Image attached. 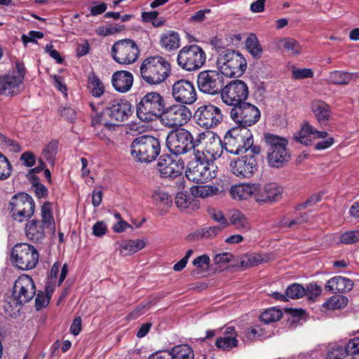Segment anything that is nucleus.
<instances>
[{"mask_svg": "<svg viewBox=\"0 0 359 359\" xmlns=\"http://www.w3.org/2000/svg\"><path fill=\"white\" fill-rule=\"evenodd\" d=\"M158 165L161 174L165 177L174 178L182 174L184 168V163L182 159L172 160L170 158H159Z\"/></svg>", "mask_w": 359, "mask_h": 359, "instance_id": "nucleus-24", "label": "nucleus"}, {"mask_svg": "<svg viewBox=\"0 0 359 359\" xmlns=\"http://www.w3.org/2000/svg\"><path fill=\"white\" fill-rule=\"evenodd\" d=\"M111 84L116 91L127 93L133 84V75L128 71H116L112 74Z\"/></svg>", "mask_w": 359, "mask_h": 359, "instance_id": "nucleus-25", "label": "nucleus"}, {"mask_svg": "<svg viewBox=\"0 0 359 359\" xmlns=\"http://www.w3.org/2000/svg\"><path fill=\"white\" fill-rule=\"evenodd\" d=\"M238 341L235 336H224L217 339L215 345L217 348L229 351L238 346Z\"/></svg>", "mask_w": 359, "mask_h": 359, "instance_id": "nucleus-44", "label": "nucleus"}, {"mask_svg": "<svg viewBox=\"0 0 359 359\" xmlns=\"http://www.w3.org/2000/svg\"><path fill=\"white\" fill-rule=\"evenodd\" d=\"M279 49H285L290 55H297L302 52V46L295 39L292 38L279 39L276 41Z\"/></svg>", "mask_w": 359, "mask_h": 359, "instance_id": "nucleus-35", "label": "nucleus"}, {"mask_svg": "<svg viewBox=\"0 0 359 359\" xmlns=\"http://www.w3.org/2000/svg\"><path fill=\"white\" fill-rule=\"evenodd\" d=\"M263 257L259 254L251 253L244 255L241 258V264L245 268L258 265L264 262Z\"/></svg>", "mask_w": 359, "mask_h": 359, "instance_id": "nucleus-47", "label": "nucleus"}, {"mask_svg": "<svg viewBox=\"0 0 359 359\" xmlns=\"http://www.w3.org/2000/svg\"><path fill=\"white\" fill-rule=\"evenodd\" d=\"M88 88L94 97H99L104 92V83L94 73L88 76Z\"/></svg>", "mask_w": 359, "mask_h": 359, "instance_id": "nucleus-40", "label": "nucleus"}, {"mask_svg": "<svg viewBox=\"0 0 359 359\" xmlns=\"http://www.w3.org/2000/svg\"><path fill=\"white\" fill-rule=\"evenodd\" d=\"M4 81H6V95H16L22 90L23 82L22 76H16V74L13 72L4 75Z\"/></svg>", "mask_w": 359, "mask_h": 359, "instance_id": "nucleus-32", "label": "nucleus"}, {"mask_svg": "<svg viewBox=\"0 0 359 359\" xmlns=\"http://www.w3.org/2000/svg\"><path fill=\"white\" fill-rule=\"evenodd\" d=\"M325 290L332 293H343L351 290L353 282L346 277L337 276L330 279L325 284Z\"/></svg>", "mask_w": 359, "mask_h": 359, "instance_id": "nucleus-26", "label": "nucleus"}, {"mask_svg": "<svg viewBox=\"0 0 359 359\" xmlns=\"http://www.w3.org/2000/svg\"><path fill=\"white\" fill-rule=\"evenodd\" d=\"M314 75L313 72L309 68H292V77L295 80H301L308 78H312Z\"/></svg>", "mask_w": 359, "mask_h": 359, "instance_id": "nucleus-52", "label": "nucleus"}, {"mask_svg": "<svg viewBox=\"0 0 359 359\" xmlns=\"http://www.w3.org/2000/svg\"><path fill=\"white\" fill-rule=\"evenodd\" d=\"M233 121L239 125V128H246L255 124L260 118V111L255 105L245 102L233 107L230 111Z\"/></svg>", "mask_w": 359, "mask_h": 359, "instance_id": "nucleus-16", "label": "nucleus"}, {"mask_svg": "<svg viewBox=\"0 0 359 359\" xmlns=\"http://www.w3.org/2000/svg\"><path fill=\"white\" fill-rule=\"evenodd\" d=\"M231 172L240 178H250L257 170L256 159L252 155H245L230 163Z\"/></svg>", "mask_w": 359, "mask_h": 359, "instance_id": "nucleus-21", "label": "nucleus"}, {"mask_svg": "<svg viewBox=\"0 0 359 359\" xmlns=\"http://www.w3.org/2000/svg\"><path fill=\"white\" fill-rule=\"evenodd\" d=\"M205 61V51L196 44L187 45L177 53V63L181 69L187 72H194L201 69Z\"/></svg>", "mask_w": 359, "mask_h": 359, "instance_id": "nucleus-9", "label": "nucleus"}, {"mask_svg": "<svg viewBox=\"0 0 359 359\" xmlns=\"http://www.w3.org/2000/svg\"><path fill=\"white\" fill-rule=\"evenodd\" d=\"M9 210L11 217L15 221L22 222L34 215V201L27 194L20 193L12 197L9 203Z\"/></svg>", "mask_w": 359, "mask_h": 359, "instance_id": "nucleus-11", "label": "nucleus"}, {"mask_svg": "<svg viewBox=\"0 0 359 359\" xmlns=\"http://www.w3.org/2000/svg\"><path fill=\"white\" fill-rule=\"evenodd\" d=\"M193 144V135L184 128L172 130L167 135L166 146L175 155L184 154L190 151L194 148Z\"/></svg>", "mask_w": 359, "mask_h": 359, "instance_id": "nucleus-13", "label": "nucleus"}, {"mask_svg": "<svg viewBox=\"0 0 359 359\" xmlns=\"http://www.w3.org/2000/svg\"><path fill=\"white\" fill-rule=\"evenodd\" d=\"M251 132L246 128H233L224 137V147L226 152L238 155L248 151L252 144Z\"/></svg>", "mask_w": 359, "mask_h": 359, "instance_id": "nucleus-8", "label": "nucleus"}, {"mask_svg": "<svg viewBox=\"0 0 359 359\" xmlns=\"http://www.w3.org/2000/svg\"><path fill=\"white\" fill-rule=\"evenodd\" d=\"M346 355L345 346H330L327 350L325 359H343Z\"/></svg>", "mask_w": 359, "mask_h": 359, "instance_id": "nucleus-50", "label": "nucleus"}, {"mask_svg": "<svg viewBox=\"0 0 359 359\" xmlns=\"http://www.w3.org/2000/svg\"><path fill=\"white\" fill-rule=\"evenodd\" d=\"M305 296L309 299L315 300L321 292V287L316 283H310L306 286Z\"/></svg>", "mask_w": 359, "mask_h": 359, "instance_id": "nucleus-57", "label": "nucleus"}, {"mask_svg": "<svg viewBox=\"0 0 359 359\" xmlns=\"http://www.w3.org/2000/svg\"><path fill=\"white\" fill-rule=\"evenodd\" d=\"M0 144L3 148L12 152H19L21 150L19 144L4 135H0Z\"/></svg>", "mask_w": 359, "mask_h": 359, "instance_id": "nucleus-53", "label": "nucleus"}, {"mask_svg": "<svg viewBox=\"0 0 359 359\" xmlns=\"http://www.w3.org/2000/svg\"><path fill=\"white\" fill-rule=\"evenodd\" d=\"M327 133L325 131L318 130L313 126L308 123H304L301 129L294 135L296 141L301 144L309 145L318 138H325Z\"/></svg>", "mask_w": 359, "mask_h": 359, "instance_id": "nucleus-23", "label": "nucleus"}, {"mask_svg": "<svg viewBox=\"0 0 359 359\" xmlns=\"http://www.w3.org/2000/svg\"><path fill=\"white\" fill-rule=\"evenodd\" d=\"M13 264L20 269L29 270L35 267L39 261L37 250L27 243L17 244L11 252Z\"/></svg>", "mask_w": 359, "mask_h": 359, "instance_id": "nucleus-12", "label": "nucleus"}, {"mask_svg": "<svg viewBox=\"0 0 359 359\" xmlns=\"http://www.w3.org/2000/svg\"><path fill=\"white\" fill-rule=\"evenodd\" d=\"M348 304V299L341 295H335L330 297L323 305V308L329 310L339 309L346 306Z\"/></svg>", "mask_w": 359, "mask_h": 359, "instance_id": "nucleus-41", "label": "nucleus"}, {"mask_svg": "<svg viewBox=\"0 0 359 359\" xmlns=\"http://www.w3.org/2000/svg\"><path fill=\"white\" fill-rule=\"evenodd\" d=\"M197 84L202 93L216 95L221 92L223 88V76L218 71L205 70L198 74Z\"/></svg>", "mask_w": 359, "mask_h": 359, "instance_id": "nucleus-17", "label": "nucleus"}, {"mask_svg": "<svg viewBox=\"0 0 359 359\" xmlns=\"http://www.w3.org/2000/svg\"><path fill=\"white\" fill-rule=\"evenodd\" d=\"M265 334V330L260 327L259 325H255L247 331L245 336L249 340H257L261 339Z\"/></svg>", "mask_w": 359, "mask_h": 359, "instance_id": "nucleus-55", "label": "nucleus"}, {"mask_svg": "<svg viewBox=\"0 0 359 359\" xmlns=\"http://www.w3.org/2000/svg\"><path fill=\"white\" fill-rule=\"evenodd\" d=\"M43 34L38 31H30L27 34H23L21 37L23 44L26 46L28 43H34L36 39H42Z\"/></svg>", "mask_w": 359, "mask_h": 359, "instance_id": "nucleus-59", "label": "nucleus"}, {"mask_svg": "<svg viewBox=\"0 0 359 359\" xmlns=\"http://www.w3.org/2000/svg\"><path fill=\"white\" fill-rule=\"evenodd\" d=\"M175 204L181 210H192L198 208V201L191 193L187 191H179L175 197Z\"/></svg>", "mask_w": 359, "mask_h": 359, "instance_id": "nucleus-29", "label": "nucleus"}, {"mask_svg": "<svg viewBox=\"0 0 359 359\" xmlns=\"http://www.w3.org/2000/svg\"><path fill=\"white\" fill-rule=\"evenodd\" d=\"M287 140L278 135H271V166L283 167L290 155L287 149Z\"/></svg>", "mask_w": 359, "mask_h": 359, "instance_id": "nucleus-20", "label": "nucleus"}, {"mask_svg": "<svg viewBox=\"0 0 359 359\" xmlns=\"http://www.w3.org/2000/svg\"><path fill=\"white\" fill-rule=\"evenodd\" d=\"M285 292L288 298L297 299L305 295L306 289L299 283H293L287 287Z\"/></svg>", "mask_w": 359, "mask_h": 359, "instance_id": "nucleus-45", "label": "nucleus"}, {"mask_svg": "<svg viewBox=\"0 0 359 359\" xmlns=\"http://www.w3.org/2000/svg\"><path fill=\"white\" fill-rule=\"evenodd\" d=\"M11 175V165L6 157L0 154V180H6Z\"/></svg>", "mask_w": 359, "mask_h": 359, "instance_id": "nucleus-54", "label": "nucleus"}, {"mask_svg": "<svg viewBox=\"0 0 359 359\" xmlns=\"http://www.w3.org/2000/svg\"><path fill=\"white\" fill-rule=\"evenodd\" d=\"M104 113L111 121L123 122L131 114V104L126 100L115 99L109 102Z\"/></svg>", "mask_w": 359, "mask_h": 359, "instance_id": "nucleus-22", "label": "nucleus"}, {"mask_svg": "<svg viewBox=\"0 0 359 359\" xmlns=\"http://www.w3.org/2000/svg\"><path fill=\"white\" fill-rule=\"evenodd\" d=\"M165 108L163 96L157 92H150L144 95L137 106V116L144 122L160 118Z\"/></svg>", "mask_w": 359, "mask_h": 359, "instance_id": "nucleus-7", "label": "nucleus"}, {"mask_svg": "<svg viewBox=\"0 0 359 359\" xmlns=\"http://www.w3.org/2000/svg\"><path fill=\"white\" fill-rule=\"evenodd\" d=\"M248 96V86L241 80L230 81L225 86H223L221 91V98L223 102L233 107L245 103Z\"/></svg>", "mask_w": 359, "mask_h": 359, "instance_id": "nucleus-15", "label": "nucleus"}, {"mask_svg": "<svg viewBox=\"0 0 359 359\" xmlns=\"http://www.w3.org/2000/svg\"><path fill=\"white\" fill-rule=\"evenodd\" d=\"M210 257L206 255H201L193 261V264L198 269H207L210 264Z\"/></svg>", "mask_w": 359, "mask_h": 359, "instance_id": "nucleus-61", "label": "nucleus"}, {"mask_svg": "<svg viewBox=\"0 0 359 359\" xmlns=\"http://www.w3.org/2000/svg\"><path fill=\"white\" fill-rule=\"evenodd\" d=\"M345 352L351 359H359V337L348 340L345 345Z\"/></svg>", "mask_w": 359, "mask_h": 359, "instance_id": "nucleus-46", "label": "nucleus"}, {"mask_svg": "<svg viewBox=\"0 0 359 359\" xmlns=\"http://www.w3.org/2000/svg\"><path fill=\"white\" fill-rule=\"evenodd\" d=\"M142 79L148 84L157 86L165 82L171 72L170 65L161 56L149 57L140 65Z\"/></svg>", "mask_w": 359, "mask_h": 359, "instance_id": "nucleus-2", "label": "nucleus"}, {"mask_svg": "<svg viewBox=\"0 0 359 359\" xmlns=\"http://www.w3.org/2000/svg\"><path fill=\"white\" fill-rule=\"evenodd\" d=\"M151 198L157 204L168 205L172 202V196L159 188L152 191Z\"/></svg>", "mask_w": 359, "mask_h": 359, "instance_id": "nucleus-48", "label": "nucleus"}, {"mask_svg": "<svg viewBox=\"0 0 359 359\" xmlns=\"http://www.w3.org/2000/svg\"><path fill=\"white\" fill-rule=\"evenodd\" d=\"M252 197L259 204L266 203L269 200V185L262 183H252Z\"/></svg>", "mask_w": 359, "mask_h": 359, "instance_id": "nucleus-36", "label": "nucleus"}, {"mask_svg": "<svg viewBox=\"0 0 359 359\" xmlns=\"http://www.w3.org/2000/svg\"><path fill=\"white\" fill-rule=\"evenodd\" d=\"M168 353L172 359H194V351L187 344L175 346Z\"/></svg>", "mask_w": 359, "mask_h": 359, "instance_id": "nucleus-38", "label": "nucleus"}, {"mask_svg": "<svg viewBox=\"0 0 359 359\" xmlns=\"http://www.w3.org/2000/svg\"><path fill=\"white\" fill-rule=\"evenodd\" d=\"M245 46L248 52L253 57H259L262 53V48L255 35H250L245 41Z\"/></svg>", "mask_w": 359, "mask_h": 359, "instance_id": "nucleus-43", "label": "nucleus"}, {"mask_svg": "<svg viewBox=\"0 0 359 359\" xmlns=\"http://www.w3.org/2000/svg\"><path fill=\"white\" fill-rule=\"evenodd\" d=\"M216 66L219 73L227 77H240L247 68V61L242 54L231 49L222 50L217 57Z\"/></svg>", "mask_w": 359, "mask_h": 359, "instance_id": "nucleus-4", "label": "nucleus"}, {"mask_svg": "<svg viewBox=\"0 0 359 359\" xmlns=\"http://www.w3.org/2000/svg\"><path fill=\"white\" fill-rule=\"evenodd\" d=\"M36 293L34 283L28 275H21L15 280L13 289L12 302L5 301L3 307L6 313L11 315L18 305L29 302Z\"/></svg>", "mask_w": 359, "mask_h": 359, "instance_id": "nucleus-5", "label": "nucleus"}, {"mask_svg": "<svg viewBox=\"0 0 359 359\" xmlns=\"http://www.w3.org/2000/svg\"><path fill=\"white\" fill-rule=\"evenodd\" d=\"M352 74L342 71H332L330 72L326 81L328 83L335 85H344L351 80Z\"/></svg>", "mask_w": 359, "mask_h": 359, "instance_id": "nucleus-39", "label": "nucleus"}, {"mask_svg": "<svg viewBox=\"0 0 359 359\" xmlns=\"http://www.w3.org/2000/svg\"><path fill=\"white\" fill-rule=\"evenodd\" d=\"M146 243L142 239L125 240L119 244L120 255L123 257L129 256L143 249Z\"/></svg>", "mask_w": 359, "mask_h": 359, "instance_id": "nucleus-30", "label": "nucleus"}, {"mask_svg": "<svg viewBox=\"0 0 359 359\" xmlns=\"http://www.w3.org/2000/svg\"><path fill=\"white\" fill-rule=\"evenodd\" d=\"M195 118L198 126L205 129L217 126L223 118L221 109L213 104L200 107L195 113Z\"/></svg>", "mask_w": 359, "mask_h": 359, "instance_id": "nucleus-18", "label": "nucleus"}, {"mask_svg": "<svg viewBox=\"0 0 359 359\" xmlns=\"http://www.w3.org/2000/svg\"><path fill=\"white\" fill-rule=\"evenodd\" d=\"M322 195L320 193L315 194L311 196L304 203L297 205L295 208L296 210L304 209L310 207L318 203L321 200Z\"/></svg>", "mask_w": 359, "mask_h": 359, "instance_id": "nucleus-60", "label": "nucleus"}, {"mask_svg": "<svg viewBox=\"0 0 359 359\" xmlns=\"http://www.w3.org/2000/svg\"><path fill=\"white\" fill-rule=\"evenodd\" d=\"M53 79V86L61 93H62L65 96L67 95V88L64 83L63 79L57 75L51 76Z\"/></svg>", "mask_w": 359, "mask_h": 359, "instance_id": "nucleus-63", "label": "nucleus"}, {"mask_svg": "<svg viewBox=\"0 0 359 359\" xmlns=\"http://www.w3.org/2000/svg\"><path fill=\"white\" fill-rule=\"evenodd\" d=\"M233 258V256L230 252L217 254L214 257V263L217 266L215 270L221 271L224 268L226 267Z\"/></svg>", "mask_w": 359, "mask_h": 359, "instance_id": "nucleus-49", "label": "nucleus"}, {"mask_svg": "<svg viewBox=\"0 0 359 359\" xmlns=\"http://www.w3.org/2000/svg\"><path fill=\"white\" fill-rule=\"evenodd\" d=\"M190 192L195 197L208 198L217 195L220 191L215 185L192 186Z\"/></svg>", "mask_w": 359, "mask_h": 359, "instance_id": "nucleus-37", "label": "nucleus"}, {"mask_svg": "<svg viewBox=\"0 0 359 359\" xmlns=\"http://www.w3.org/2000/svg\"><path fill=\"white\" fill-rule=\"evenodd\" d=\"M159 44L166 51L176 50L180 47L181 39L179 33L174 30H168L160 36Z\"/></svg>", "mask_w": 359, "mask_h": 359, "instance_id": "nucleus-28", "label": "nucleus"}, {"mask_svg": "<svg viewBox=\"0 0 359 359\" xmlns=\"http://www.w3.org/2000/svg\"><path fill=\"white\" fill-rule=\"evenodd\" d=\"M210 217L217 222H218L222 228H225L229 225L228 218H226L223 212L217 209H212L209 211Z\"/></svg>", "mask_w": 359, "mask_h": 359, "instance_id": "nucleus-56", "label": "nucleus"}, {"mask_svg": "<svg viewBox=\"0 0 359 359\" xmlns=\"http://www.w3.org/2000/svg\"><path fill=\"white\" fill-rule=\"evenodd\" d=\"M228 220L236 229L241 232H246L250 229V224L245 215L238 210H234L229 212Z\"/></svg>", "mask_w": 359, "mask_h": 359, "instance_id": "nucleus-33", "label": "nucleus"}, {"mask_svg": "<svg viewBox=\"0 0 359 359\" xmlns=\"http://www.w3.org/2000/svg\"><path fill=\"white\" fill-rule=\"evenodd\" d=\"M32 182L33 186L34 187V192L36 194V196L39 198H43L47 196L48 194V189L46 187L41 184L39 182V179H34Z\"/></svg>", "mask_w": 359, "mask_h": 359, "instance_id": "nucleus-62", "label": "nucleus"}, {"mask_svg": "<svg viewBox=\"0 0 359 359\" xmlns=\"http://www.w3.org/2000/svg\"><path fill=\"white\" fill-rule=\"evenodd\" d=\"M41 220L32 219L25 226L27 237L34 241H40L46 233H55V224L52 213V204L45 203L41 208Z\"/></svg>", "mask_w": 359, "mask_h": 359, "instance_id": "nucleus-3", "label": "nucleus"}, {"mask_svg": "<svg viewBox=\"0 0 359 359\" xmlns=\"http://www.w3.org/2000/svg\"><path fill=\"white\" fill-rule=\"evenodd\" d=\"M191 116V110L186 105L174 104L164 108L159 120L163 126L175 128L188 123Z\"/></svg>", "mask_w": 359, "mask_h": 359, "instance_id": "nucleus-10", "label": "nucleus"}, {"mask_svg": "<svg viewBox=\"0 0 359 359\" xmlns=\"http://www.w3.org/2000/svg\"><path fill=\"white\" fill-rule=\"evenodd\" d=\"M185 175L190 181L203 184L217 176L216 166L208 159L204 151L197 149L187 164Z\"/></svg>", "mask_w": 359, "mask_h": 359, "instance_id": "nucleus-1", "label": "nucleus"}, {"mask_svg": "<svg viewBox=\"0 0 359 359\" xmlns=\"http://www.w3.org/2000/svg\"><path fill=\"white\" fill-rule=\"evenodd\" d=\"M174 100L182 104H191L197 100V93L194 83L186 79L175 81L172 86Z\"/></svg>", "mask_w": 359, "mask_h": 359, "instance_id": "nucleus-19", "label": "nucleus"}, {"mask_svg": "<svg viewBox=\"0 0 359 359\" xmlns=\"http://www.w3.org/2000/svg\"><path fill=\"white\" fill-rule=\"evenodd\" d=\"M283 187L276 183H271V203L283 198Z\"/></svg>", "mask_w": 359, "mask_h": 359, "instance_id": "nucleus-58", "label": "nucleus"}, {"mask_svg": "<svg viewBox=\"0 0 359 359\" xmlns=\"http://www.w3.org/2000/svg\"><path fill=\"white\" fill-rule=\"evenodd\" d=\"M252 183H243L231 187L230 194L236 200H248L252 198Z\"/></svg>", "mask_w": 359, "mask_h": 359, "instance_id": "nucleus-34", "label": "nucleus"}, {"mask_svg": "<svg viewBox=\"0 0 359 359\" xmlns=\"http://www.w3.org/2000/svg\"><path fill=\"white\" fill-rule=\"evenodd\" d=\"M58 143L57 141H51L46 144L42 151V156L50 165H54L57 154Z\"/></svg>", "mask_w": 359, "mask_h": 359, "instance_id": "nucleus-42", "label": "nucleus"}, {"mask_svg": "<svg viewBox=\"0 0 359 359\" xmlns=\"http://www.w3.org/2000/svg\"><path fill=\"white\" fill-rule=\"evenodd\" d=\"M20 161L27 167H32L36 162V157L31 151L24 152L20 156Z\"/></svg>", "mask_w": 359, "mask_h": 359, "instance_id": "nucleus-64", "label": "nucleus"}, {"mask_svg": "<svg viewBox=\"0 0 359 359\" xmlns=\"http://www.w3.org/2000/svg\"><path fill=\"white\" fill-rule=\"evenodd\" d=\"M224 149V142L219 136L212 135L205 144V154H209L212 159L220 157Z\"/></svg>", "mask_w": 359, "mask_h": 359, "instance_id": "nucleus-31", "label": "nucleus"}, {"mask_svg": "<svg viewBox=\"0 0 359 359\" xmlns=\"http://www.w3.org/2000/svg\"><path fill=\"white\" fill-rule=\"evenodd\" d=\"M339 241L345 245H351L359 242V229L346 231L340 236Z\"/></svg>", "mask_w": 359, "mask_h": 359, "instance_id": "nucleus-51", "label": "nucleus"}, {"mask_svg": "<svg viewBox=\"0 0 359 359\" xmlns=\"http://www.w3.org/2000/svg\"><path fill=\"white\" fill-rule=\"evenodd\" d=\"M113 59L121 65L134 63L140 55V49L132 39L118 40L111 47Z\"/></svg>", "mask_w": 359, "mask_h": 359, "instance_id": "nucleus-14", "label": "nucleus"}, {"mask_svg": "<svg viewBox=\"0 0 359 359\" xmlns=\"http://www.w3.org/2000/svg\"><path fill=\"white\" fill-rule=\"evenodd\" d=\"M161 144L153 136L142 135L135 138L130 145L131 156L140 162H151L160 154Z\"/></svg>", "mask_w": 359, "mask_h": 359, "instance_id": "nucleus-6", "label": "nucleus"}, {"mask_svg": "<svg viewBox=\"0 0 359 359\" xmlns=\"http://www.w3.org/2000/svg\"><path fill=\"white\" fill-rule=\"evenodd\" d=\"M311 109L318 123L321 126H326L332 117L330 106L323 101L314 100Z\"/></svg>", "mask_w": 359, "mask_h": 359, "instance_id": "nucleus-27", "label": "nucleus"}]
</instances>
